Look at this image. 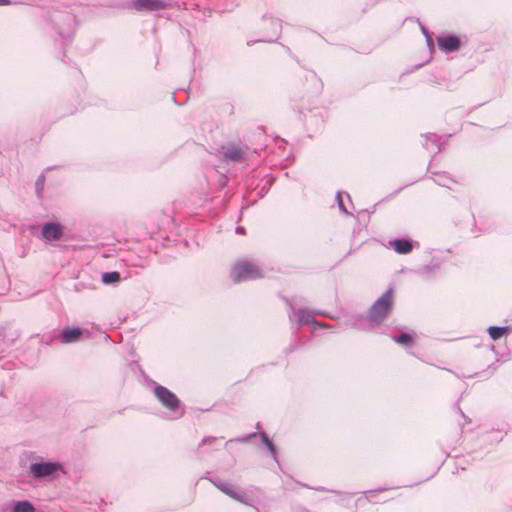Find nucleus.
Instances as JSON below:
<instances>
[{"label": "nucleus", "mask_w": 512, "mask_h": 512, "mask_svg": "<svg viewBox=\"0 0 512 512\" xmlns=\"http://www.w3.org/2000/svg\"><path fill=\"white\" fill-rule=\"evenodd\" d=\"M393 305V291L388 289L378 298L369 310V321L379 325L391 312Z\"/></svg>", "instance_id": "f257e3e1"}, {"label": "nucleus", "mask_w": 512, "mask_h": 512, "mask_svg": "<svg viewBox=\"0 0 512 512\" xmlns=\"http://www.w3.org/2000/svg\"><path fill=\"white\" fill-rule=\"evenodd\" d=\"M231 276L235 283H239L261 278L263 273L255 262L242 260L235 263L231 270Z\"/></svg>", "instance_id": "f03ea898"}, {"label": "nucleus", "mask_w": 512, "mask_h": 512, "mask_svg": "<svg viewBox=\"0 0 512 512\" xmlns=\"http://www.w3.org/2000/svg\"><path fill=\"white\" fill-rule=\"evenodd\" d=\"M210 481L216 488H218L221 492H223L230 498L245 505H251L252 499L244 490L236 487L235 485L227 481L221 480L218 477L212 478L210 479Z\"/></svg>", "instance_id": "7ed1b4c3"}, {"label": "nucleus", "mask_w": 512, "mask_h": 512, "mask_svg": "<svg viewBox=\"0 0 512 512\" xmlns=\"http://www.w3.org/2000/svg\"><path fill=\"white\" fill-rule=\"evenodd\" d=\"M154 394L164 407L170 411L176 412L179 409L180 401L177 396L166 387L157 385Z\"/></svg>", "instance_id": "20e7f679"}, {"label": "nucleus", "mask_w": 512, "mask_h": 512, "mask_svg": "<svg viewBox=\"0 0 512 512\" xmlns=\"http://www.w3.org/2000/svg\"><path fill=\"white\" fill-rule=\"evenodd\" d=\"M129 7L136 11H157L170 7L169 0H131Z\"/></svg>", "instance_id": "39448f33"}, {"label": "nucleus", "mask_w": 512, "mask_h": 512, "mask_svg": "<svg viewBox=\"0 0 512 512\" xmlns=\"http://www.w3.org/2000/svg\"><path fill=\"white\" fill-rule=\"evenodd\" d=\"M58 468L59 465L52 462L32 463L30 465V472L35 478H42L52 475Z\"/></svg>", "instance_id": "423d86ee"}, {"label": "nucleus", "mask_w": 512, "mask_h": 512, "mask_svg": "<svg viewBox=\"0 0 512 512\" xmlns=\"http://www.w3.org/2000/svg\"><path fill=\"white\" fill-rule=\"evenodd\" d=\"M438 45L442 51L450 53L457 51L460 48V40L454 35L439 37Z\"/></svg>", "instance_id": "0eeeda50"}, {"label": "nucleus", "mask_w": 512, "mask_h": 512, "mask_svg": "<svg viewBox=\"0 0 512 512\" xmlns=\"http://www.w3.org/2000/svg\"><path fill=\"white\" fill-rule=\"evenodd\" d=\"M82 329L78 327H66L62 330L59 339L62 343L68 344V343H74L77 342L80 339V336L82 335Z\"/></svg>", "instance_id": "6e6552de"}, {"label": "nucleus", "mask_w": 512, "mask_h": 512, "mask_svg": "<svg viewBox=\"0 0 512 512\" xmlns=\"http://www.w3.org/2000/svg\"><path fill=\"white\" fill-rule=\"evenodd\" d=\"M42 235L46 240H59L62 237V229L59 224L46 223L42 228Z\"/></svg>", "instance_id": "1a4fd4ad"}, {"label": "nucleus", "mask_w": 512, "mask_h": 512, "mask_svg": "<svg viewBox=\"0 0 512 512\" xmlns=\"http://www.w3.org/2000/svg\"><path fill=\"white\" fill-rule=\"evenodd\" d=\"M224 158L233 162H242L245 159V152L237 146H230L224 152Z\"/></svg>", "instance_id": "9d476101"}, {"label": "nucleus", "mask_w": 512, "mask_h": 512, "mask_svg": "<svg viewBox=\"0 0 512 512\" xmlns=\"http://www.w3.org/2000/svg\"><path fill=\"white\" fill-rule=\"evenodd\" d=\"M393 249L399 254H408L412 251V242L407 239H395L390 242Z\"/></svg>", "instance_id": "9b49d317"}, {"label": "nucleus", "mask_w": 512, "mask_h": 512, "mask_svg": "<svg viewBox=\"0 0 512 512\" xmlns=\"http://www.w3.org/2000/svg\"><path fill=\"white\" fill-rule=\"evenodd\" d=\"M293 315L297 318L300 325L316 323L314 320V314L306 309L294 310Z\"/></svg>", "instance_id": "f8f14e48"}, {"label": "nucleus", "mask_w": 512, "mask_h": 512, "mask_svg": "<svg viewBox=\"0 0 512 512\" xmlns=\"http://www.w3.org/2000/svg\"><path fill=\"white\" fill-rule=\"evenodd\" d=\"M13 512H35L29 501H19L14 505Z\"/></svg>", "instance_id": "ddd939ff"}, {"label": "nucleus", "mask_w": 512, "mask_h": 512, "mask_svg": "<svg viewBox=\"0 0 512 512\" xmlns=\"http://www.w3.org/2000/svg\"><path fill=\"white\" fill-rule=\"evenodd\" d=\"M507 330V327L491 326L489 327L488 332L493 340H498L507 332Z\"/></svg>", "instance_id": "4468645a"}, {"label": "nucleus", "mask_w": 512, "mask_h": 512, "mask_svg": "<svg viewBox=\"0 0 512 512\" xmlns=\"http://www.w3.org/2000/svg\"><path fill=\"white\" fill-rule=\"evenodd\" d=\"M120 281V274L116 271L106 272L102 274V282L105 284H112Z\"/></svg>", "instance_id": "2eb2a0df"}, {"label": "nucleus", "mask_w": 512, "mask_h": 512, "mask_svg": "<svg viewBox=\"0 0 512 512\" xmlns=\"http://www.w3.org/2000/svg\"><path fill=\"white\" fill-rule=\"evenodd\" d=\"M393 340L402 345H409L413 340V335L410 333H402L398 336H394Z\"/></svg>", "instance_id": "dca6fc26"}, {"label": "nucleus", "mask_w": 512, "mask_h": 512, "mask_svg": "<svg viewBox=\"0 0 512 512\" xmlns=\"http://www.w3.org/2000/svg\"><path fill=\"white\" fill-rule=\"evenodd\" d=\"M261 436V439H262V442L266 445V447L268 448V450L270 451L272 457L276 460V448L274 446V444L272 443V441L269 439V437L267 436L266 433L262 432L260 434Z\"/></svg>", "instance_id": "f3484780"}, {"label": "nucleus", "mask_w": 512, "mask_h": 512, "mask_svg": "<svg viewBox=\"0 0 512 512\" xmlns=\"http://www.w3.org/2000/svg\"><path fill=\"white\" fill-rule=\"evenodd\" d=\"M269 23L273 29L274 35H278L281 30V21L279 19L270 18Z\"/></svg>", "instance_id": "a211bd4d"}, {"label": "nucleus", "mask_w": 512, "mask_h": 512, "mask_svg": "<svg viewBox=\"0 0 512 512\" xmlns=\"http://www.w3.org/2000/svg\"><path fill=\"white\" fill-rule=\"evenodd\" d=\"M44 182H45V177L44 175H40L36 181V191H37V194L39 195L41 193V191L43 190V187H44Z\"/></svg>", "instance_id": "6ab92c4d"}, {"label": "nucleus", "mask_w": 512, "mask_h": 512, "mask_svg": "<svg viewBox=\"0 0 512 512\" xmlns=\"http://www.w3.org/2000/svg\"><path fill=\"white\" fill-rule=\"evenodd\" d=\"M337 200H338V205H339V208L344 211L345 213L349 214V212L346 210L344 204H343V201H342V198H341V193H338L337 194Z\"/></svg>", "instance_id": "aec40b11"}, {"label": "nucleus", "mask_w": 512, "mask_h": 512, "mask_svg": "<svg viewBox=\"0 0 512 512\" xmlns=\"http://www.w3.org/2000/svg\"><path fill=\"white\" fill-rule=\"evenodd\" d=\"M216 440L215 437H206L201 441V445H206L214 442Z\"/></svg>", "instance_id": "412c9836"}, {"label": "nucleus", "mask_w": 512, "mask_h": 512, "mask_svg": "<svg viewBox=\"0 0 512 512\" xmlns=\"http://www.w3.org/2000/svg\"><path fill=\"white\" fill-rule=\"evenodd\" d=\"M426 40L429 47L434 46L432 36L429 33H426Z\"/></svg>", "instance_id": "4be33fe9"}, {"label": "nucleus", "mask_w": 512, "mask_h": 512, "mask_svg": "<svg viewBox=\"0 0 512 512\" xmlns=\"http://www.w3.org/2000/svg\"><path fill=\"white\" fill-rule=\"evenodd\" d=\"M236 232L239 233V234H245V229L241 226H238L236 228Z\"/></svg>", "instance_id": "5701e85b"}, {"label": "nucleus", "mask_w": 512, "mask_h": 512, "mask_svg": "<svg viewBox=\"0 0 512 512\" xmlns=\"http://www.w3.org/2000/svg\"><path fill=\"white\" fill-rule=\"evenodd\" d=\"M10 3V0H0V5H9Z\"/></svg>", "instance_id": "b1692460"}, {"label": "nucleus", "mask_w": 512, "mask_h": 512, "mask_svg": "<svg viewBox=\"0 0 512 512\" xmlns=\"http://www.w3.org/2000/svg\"><path fill=\"white\" fill-rule=\"evenodd\" d=\"M63 18H65V20H67V21H69V22H71V21H72V17H71V15H69V14H65V15H63Z\"/></svg>", "instance_id": "393cba45"}, {"label": "nucleus", "mask_w": 512, "mask_h": 512, "mask_svg": "<svg viewBox=\"0 0 512 512\" xmlns=\"http://www.w3.org/2000/svg\"><path fill=\"white\" fill-rule=\"evenodd\" d=\"M421 30L425 36H426V33H429L428 30L424 26L421 27Z\"/></svg>", "instance_id": "a878e982"}, {"label": "nucleus", "mask_w": 512, "mask_h": 512, "mask_svg": "<svg viewBox=\"0 0 512 512\" xmlns=\"http://www.w3.org/2000/svg\"><path fill=\"white\" fill-rule=\"evenodd\" d=\"M439 184H441L442 186H445L446 182H439Z\"/></svg>", "instance_id": "bb28decb"}]
</instances>
